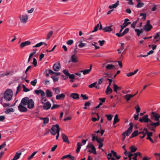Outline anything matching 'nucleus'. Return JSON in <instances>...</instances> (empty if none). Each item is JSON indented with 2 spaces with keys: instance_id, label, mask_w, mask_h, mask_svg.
<instances>
[{
  "instance_id": "obj_1",
  "label": "nucleus",
  "mask_w": 160,
  "mask_h": 160,
  "mask_svg": "<svg viewBox=\"0 0 160 160\" xmlns=\"http://www.w3.org/2000/svg\"><path fill=\"white\" fill-rule=\"evenodd\" d=\"M21 103L23 105H27L28 108L30 109L33 108L34 106V101L32 99H29L27 97L22 99Z\"/></svg>"
},
{
  "instance_id": "obj_2",
  "label": "nucleus",
  "mask_w": 160,
  "mask_h": 160,
  "mask_svg": "<svg viewBox=\"0 0 160 160\" xmlns=\"http://www.w3.org/2000/svg\"><path fill=\"white\" fill-rule=\"evenodd\" d=\"M13 95L12 90L10 89H8L4 92L3 98L6 101H9L12 99Z\"/></svg>"
},
{
  "instance_id": "obj_3",
  "label": "nucleus",
  "mask_w": 160,
  "mask_h": 160,
  "mask_svg": "<svg viewBox=\"0 0 160 160\" xmlns=\"http://www.w3.org/2000/svg\"><path fill=\"white\" fill-rule=\"evenodd\" d=\"M87 148H91V150H88V152L91 153L96 154L97 152L95 147L91 143L88 144L87 146Z\"/></svg>"
},
{
  "instance_id": "obj_4",
  "label": "nucleus",
  "mask_w": 160,
  "mask_h": 160,
  "mask_svg": "<svg viewBox=\"0 0 160 160\" xmlns=\"http://www.w3.org/2000/svg\"><path fill=\"white\" fill-rule=\"evenodd\" d=\"M139 121L141 122H143L145 123H147L148 122H151V120L148 118V115H145L142 118H140Z\"/></svg>"
},
{
  "instance_id": "obj_5",
  "label": "nucleus",
  "mask_w": 160,
  "mask_h": 160,
  "mask_svg": "<svg viewBox=\"0 0 160 160\" xmlns=\"http://www.w3.org/2000/svg\"><path fill=\"white\" fill-rule=\"evenodd\" d=\"M151 118L152 119L154 120L155 121L158 122L159 121L158 114L156 113L155 112H152Z\"/></svg>"
},
{
  "instance_id": "obj_6",
  "label": "nucleus",
  "mask_w": 160,
  "mask_h": 160,
  "mask_svg": "<svg viewBox=\"0 0 160 160\" xmlns=\"http://www.w3.org/2000/svg\"><path fill=\"white\" fill-rule=\"evenodd\" d=\"M24 106L22 104H21V102H20V104L18 107V109L20 112H25L27 111L28 109Z\"/></svg>"
},
{
  "instance_id": "obj_7",
  "label": "nucleus",
  "mask_w": 160,
  "mask_h": 160,
  "mask_svg": "<svg viewBox=\"0 0 160 160\" xmlns=\"http://www.w3.org/2000/svg\"><path fill=\"white\" fill-rule=\"evenodd\" d=\"M129 125L130 126L128 128V129L125 132V134H126V135L127 136H128L131 133L132 131V128L133 127V124L132 122L130 123Z\"/></svg>"
},
{
  "instance_id": "obj_8",
  "label": "nucleus",
  "mask_w": 160,
  "mask_h": 160,
  "mask_svg": "<svg viewBox=\"0 0 160 160\" xmlns=\"http://www.w3.org/2000/svg\"><path fill=\"white\" fill-rule=\"evenodd\" d=\"M60 63L59 62L55 63L53 67V70L55 71H58L60 70Z\"/></svg>"
},
{
  "instance_id": "obj_9",
  "label": "nucleus",
  "mask_w": 160,
  "mask_h": 160,
  "mask_svg": "<svg viewBox=\"0 0 160 160\" xmlns=\"http://www.w3.org/2000/svg\"><path fill=\"white\" fill-rule=\"evenodd\" d=\"M113 27L112 25L103 28V30L104 32H111L113 29Z\"/></svg>"
},
{
  "instance_id": "obj_10",
  "label": "nucleus",
  "mask_w": 160,
  "mask_h": 160,
  "mask_svg": "<svg viewBox=\"0 0 160 160\" xmlns=\"http://www.w3.org/2000/svg\"><path fill=\"white\" fill-rule=\"evenodd\" d=\"M51 104L49 102H47L43 104V108L44 110L49 109L51 107Z\"/></svg>"
},
{
  "instance_id": "obj_11",
  "label": "nucleus",
  "mask_w": 160,
  "mask_h": 160,
  "mask_svg": "<svg viewBox=\"0 0 160 160\" xmlns=\"http://www.w3.org/2000/svg\"><path fill=\"white\" fill-rule=\"evenodd\" d=\"M34 92L37 95H38L40 94L42 97H44L45 96V93L41 89L35 90Z\"/></svg>"
},
{
  "instance_id": "obj_12",
  "label": "nucleus",
  "mask_w": 160,
  "mask_h": 160,
  "mask_svg": "<svg viewBox=\"0 0 160 160\" xmlns=\"http://www.w3.org/2000/svg\"><path fill=\"white\" fill-rule=\"evenodd\" d=\"M20 18L22 22L25 23L28 19V16L27 15H22L20 17Z\"/></svg>"
},
{
  "instance_id": "obj_13",
  "label": "nucleus",
  "mask_w": 160,
  "mask_h": 160,
  "mask_svg": "<svg viewBox=\"0 0 160 160\" xmlns=\"http://www.w3.org/2000/svg\"><path fill=\"white\" fill-rule=\"evenodd\" d=\"M62 137L64 142L68 144L70 143V142L69 141L68 137L65 134L62 133Z\"/></svg>"
},
{
  "instance_id": "obj_14",
  "label": "nucleus",
  "mask_w": 160,
  "mask_h": 160,
  "mask_svg": "<svg viewBox=\"0 0 160 160\" xmlns=\"http://www.w3.org/2000/svg\"><path fill=\"white\" fill-rule=\"evenodd\" d=\"M31 43V42L29 41H26L24 42H22L20 45V47L21 48H23L25 46L29 45Z\"/></svg>"
},
{
  "instance_id": "obj_15",
  "label": "nucleus",
  "mask_w": 160,
  "mask_h": 160,
  "mask_svg": "<svg viewBox=\"0 0 160 160\" xmlns=\"http://www.w3.org/2000/svg\"><path fill=\"white\" fill-rule=\"evenodd\" d=\"M151 123L148 124L147 125L153 127V128H156L157 126H158L160 125L159 122L157 121V122H153L151 121Z\"/></svg>"
},
{
  "instance_id": "obj_16",
  "label": "nucleus",
  "mask_w": 160,
  "mask_h": 160,
  "mask_svg": "<svg viewBox=\"0 0 160 160\" xmlns=\"http://www.w3.org/2000/svg\"><path fill=\"white\" fill-rule=\"evenodd\" d=\"M56 125H53L51 128L50 130V132L51 134L53 135H55L56 134Z\"/></svg>"
},
{
  "instance_id": "obj_17",
  "label": "nucleus",
  "mask_w": 160,
  "mask_h": 160,
  "mask_svg": "<svg viewBox=\"0 0 160 160\" xmlns=\"http://www.w3.org/2000/svg\"><path fill=\"white\" fill-rule=\"evenodd\" d=\"M106 68L107 70H114L115 69L116 67L112 64H108L106 66Z\"/></svg>"
},
{
  "instance_id": "obj_18",
  "label": "nucleus",
  "mask_w": 160,
  "mask_h": 160,
  "mask_svg": "<svg viewBox=\"0 0 160 160\" xmlns=\"http://www.w3.org/2000/svg\"><path fill=\"white\" fill-rule=\"evenodd\" d=\"M65 97V95L63 93L58 94L56 96V99L57 100L64 99Z\"/></svg>"
},
{
  "instance_id": "obj_19",
  "label": "nucleus",
  "mask_w": 160,
  "mask_h": 160,
  "mask_svg": "<svg viewBox=\"0 0 160 160\" xmlns=\"http://www.w3.org/2000/svg\"><path fill=\"white\" fill-rule=\"evenodd\" d=\"M70 97L73 99H76L79 98V95L77 93H73L70 95Z\"/></svg>"
},
{
  "instance_id": "obj_20",
  "label": "nucleus",
  "mask_w": 160,
  "mask_h": 160,
  "mask_svg": "<svg viewBox=\"0 0 160 160\" xmlns=\"http://www.w3.org/2000/svg\"><path fill=\"white\" fill-rule=\"evenodd\" d=\"M135 96V95H132L130 94H127L124 96V98L127 101L130 100L131 98Z\"/></svg>"
},
{
  "instance_id": "obj_21",
  "label": "nucleus",
  "mask_w": 160,
  "mask_h": 160,
  "mask_svg": "<svg viewBox=\"0 0 160 160\" xmlns=\"http://www.w3.org/2000/svg\"><path fill=\"white\" fill-rule=\"evenodd\" d=\"M131 22H128L126 24L123 23L122 25H121V29L120 30L119 32L121 33L123 29L127 27L129 24H131Z\"/></svg>"
},
{
  "instance_id": "obj_22",
  "label": "nucleus",
  "mask_w": 160,
  "mask_h": 160,
  "mask_svg": "<svg viewBox=\"0 0 160 160\" xmlns=\"http://www.w3.org/2000/svg\"><path fill=\"white\" fill-rule=\"evenodd\" d=\"M46 94L47 97L48 98L51 97L52 95V92L49 89H47L46 90Z\"/></svg>"
},
{
  "instance_id": "obj_23",
  "label": "nucleus",
  "mask_w": 160,
  "mask_h": 160,
  "mask_svg": "<svg viewBox=\"0 0 160 160\" xmlns=\"http://www.w3.org/2000/svg\"><path fill=\"white\" fill-rule=\"evenodd\" d=\"M119 5V2L118 0L114 4H113L112 5L109 6L108 8L110 9H111L112 8H115L117 7Z\"/></svg>"
},
{
  "instance_id": "obj_24",
  "label": "nucleus",
  "mask_w": 160,
  "mask_h": 160,
  "mask_svg": "<svg viewBox=\"0 0 160 160\" xmlns=\"http://www.w3.org/2000/svg\"><path fill=\"white\" fill-rule=\"evenodd\" d=\"M152 28V25H148L146 26V25H144L143 27V29L146 32H148L150 31Z\"/></svg>"
},
{
  "instance_id": "obj_25",
  "label": "nucleus",
  "mask_w": 160,
  "mask_h": 160,
  "mask_svg": "<svg viewBox=\"0 0 160 160\" xmlns=\"http://www.w3.org/2000/svg\"><path fill=\"white\" fill-rule=\"evenodd\" d=\"M21 154V152L20 153L16 152L13 158L11 160H17L20 158Z\"/></svg>"
},
{
  "instance_id": "obj_26",
  "label": "nucleus",
  "mask_w": 160,
  "mask_h": 160,
  "mask_svg": "<svg viewBox=\"0 0 160 160\" xmlns=\"http://www.w3.org/2000/svg\"><path fill=\"white\" fill-rule=\"evenodd\" d=\"M112 92V89L109 86L107 87L106 90L105 92V93L107 94H108L111 93Z\"/></svg>"
},
{
  "instance_id": "obj_27",
  "label": "nucleus",
  "mask_w": 160,
  "mask_h": 160,
  "mask_svg": "<svg viewBox=\"0 0 160 160\" xmlns=\"http://www.w3.org/2000/svg\"><path fill=\"white\" fill-rule=\"evenodd\" d=\"M144 131L146 132V134H147V137H150L152 136L153 133L152 132H148L147 128H144L143 129Z\"/></svg>"
},
{
  "instance_id": "obj_28",
  "label": "nucleus",
  "mask_w": 160,
  "mask_h": 160,
  "mask_svg": "<svg viewBox=\"0 0 160 160\" xmlns=\"http://www.w3.org/2000/svg\"><path fill=\"white\" fill-rule=\"evenodd\" d=\"M71 60L73 62H78L77 57L75 56V54L72 55V56Z\"/></svg>"
},
{
  "instance_id": "obj_29",
  "label": "nucleus",
  "mask_w": 160,
  "mask_h": 160,
  "mask_svg": "<svg viewBox=\"0 0 160 160\" xmlns=\"http://www.w3.org/2000/svg\"><path fill=\"white\" fill-rule=\"evenodd\" d=\"M119 119L118 118V114H116L114 116L113 124L114 125L117 122H119Z\"/></svg>"
},
{
  "instance_id": "obj_30",
  "label": "nucleus",
  "mask_w": 160,
  "mask_h": 160,
  "mask_svg": "<svg viewBox=\"0 0 160 160\" xmlns=\"http://www.w3.org/2000/svg\"><path fill=\"white\" fill-rule=\"evenodd\" d=\"M77 148L76 150V152L77 153H78L80 151L81 147L82 146V144L80 142H78L77 143Z\"/></svg>"
},
{
  "instance_id": "obj_31",
  "label": "nucleus",
  "mask_w": 160,
  "mask_h": 160,
  "mask_svg": "<svg viewBox=\"0 0 160 160\" xmlns=\"http://www.w3.org/2000/svg\"><path fill=\"white\" fill-rule=\"evenodd\" d=\"M14 111V110L12 108L7 109L5 112L7 114H9L10 113V112H13Z\"/></svg>"
},
{
  "instance_id": "obj_32",
  "label": "nucleus",
  "mask_w": 160,
  "mask_h": 160,
  "mask_svg": "<svg viewBox=\"0 0 160 160\" xmlns=\"http://www.w3.org/2000/svg\"><path fill=\"white\" fill-rule=\"evenodd\" d=\"M135 31L137 32V36L138 37L140 36L141 33L143 32V30L142 29L139 30L138 29H135Z\"/></svg>"
},
{
  "instance_id": "obj_33",
  "label": "nucleus",
  "mask_w": 160,
  "mask_h": 160,
  "mask_svg": "<svg viewBox=\"0 0 160 160\" xmlns=\"http://www.w3.org/2000/svg\"><path fill=\"white\" fill-rule=\"evenodd\" d=\"M138 134V131L136 130L133 132L132 133L131 136H130V138H131L133 137L136 136Z\"/></svg>"
},
{
  "instance_id": "obj_34",
  "label": "nucleus",
  "mask_w": 160,
  "mask_h": 160,
  "mask_svg": "<svg viewBox=\"0 0 160 160\" xmlns=\"http://www.w3.org/2000/svg\"><path fill=\"white\" fill-rule=\"evenodd\" d=\"M52 89L55 91V93L56 94H58L60 92V89L59 87L53 88Z\"/></svg>"
},
{
  "instance_id": "obj_35",
  "label": "nucleus",
  "mask_w": 160,
  "mask_h": 160,
  "mask_svg": "<svg viewBox=\"0 0 160 160\" xmlns=\"http://www.w3.org/2000/svg\"><path fill=\"white\" fill-rule=\"evenodd\" d=\"M38 151H35L33 153H32V154L28 157V160H31L32 158L33 157L35 156V155L37 153Z\"/></svg>"
},
{
  "instance_id": "obj_36",
  "label": "nucleus",
  "mask_w": 160,
  "mask_h": 160,
  "mask_svg": "<svg viewBox=\"0 0 160 160\" xmlns=\"http://www.w3.org/2000/svg\"><path fill=\"white\" fill-rule=\"evenodd\" d=\"M144 4L143 3L141 2H139L136 5V7L137 8H141L144 7Z\"/></svg>"
},
{
  "instance_id": "obj_37",
  "label": "nucleus",
  "mask_w": 160,
  "mask_h": 160,
  "mask_svg": "<svg viewBox=\"0 0 160 160\" xmlns=\"http://www.w3.org/2000/svg\"><path fill=\"white\" fill-rule=\"evenodd\" d=\"M41 119L43 120V123L44 124H47L49 122V118H41Z\"/></svg>"
},
{
  "instance_id": "obj_38",
  "label": "nucleus",
  "mask_w": 160,
  "mask_h": 160,
  "mask_svg": "<svg viewBox=\"0 0 160 160\" xmlns=\"http://www.w3.org/2000/svg\"><path fill=\"white\" fill-rule=\"evenodd\" d=\"M90 71L88 69H85L84 70L81 71V72H82L84 75H85L89 73L90 72Z\"/></svg>"
},
{
  "instance_id": "obj_39",
  "label": "nucleus",
  "mask_w": 160,
  "mask_h": 160,
  "mask_svg": "<svg viewBox=\"0 0 160 160\" xmlns=\"http://www.w3.org/2000/svg\"><path fill=\"white\" fill-rule=\"evenodd\" d=\"M138 69H137L135 71L133 72H131L129 73H128V74H127V76H128V77H130L131 76H132V75H134V74H136L138 72Z\"/></svg>"
},
{
  "instance_id": "obj_40",
  "label": "nucleus",
  "mask_w": 160,
  "mask_h": 160,
  "mask_svg": "<svg viewBox=\"0 0 160 160\" xmlns=\"http://www.w3.org/2000/svg\"><path fill=\"white\" fill-rule=\"evenodd\" d=\"M56 133H57V134L59 135L60 128L59 127V126L58 124H56Z\"/></svg>"
},
{
  "instance_id": "obj_41",
  "label": "nucleus",
  "mask_w": 160,
  "mask_h": 160,
  "mask_svg": "<svg viewBox=\"0 0 160 160\" xmlns=\"http://www.w3.org/2000/svg\"><path fill=\"white\" fill-rule=\"evenodd\" d=\"M44 42H41L36 44L35 46H33V48L39 47L44 44Z\"/></svg>"
},
{
  "instance_id": "obj_42",
  "label": "nucleus",
  "mask_w": 160,
  "mask_h": 160,
  "mask_svg": "<svg viewBox=\"0 0 160 160\" xmlns=\"http://www.w3.org/2000/svg\"><path fill=\"white\" fill-rule=\"evenodd\" d=\"M113 90L116 93H118V86L117 85L115 84H114L113 85Z\"/></svg>"
},
{
  "instance_id": "obj_43",
  "label": "nucleus",
  "mask_w": 160,
  "mask_h": 160,
  "mask_svg": "<svg viewBox=\"0 0 160 160\" xmlns=\"http://www.w3.org/2000/svg\"><path fill=\"white\" fill-rule=\"evenodd\" d=\"M47 102V99L44 97H42L41 99V102L44 104L46 102Z\"/></svg>"
},
{
  "instance_id": "obj_44",
  "label": "nucleus",
  "mask_w": 160,
  "mask_h": 160,
  "mask_svg": "<svg viewBox=\"0 0 160 160\" xmlns=\"http://www.w3.org/2000/svg\"><path fill=\"white\" fill-rule=\"evenodd\" d=\"M135 108L137 112V113H138L140 111L141 108L139 105H137L135 107Z\"/></svg>"
},
{
  "instance_id": "obj_45",
  "label": "nucleus",
  "mask_w": 160,
  "mask_h": 160,
  "mask_svg": "<svg viewBox=\"0 0 160 160\" xmlns=\"http://www.w3.org/2000/svg\"><path fill=\"white\" fill-rule=\"evenodd\" d=\"M138 19L134 22L131 24V27L133 28H135V25L137 24L138 21Z\"/></svg>"
},
{
  "instance_id": "obj_46",
  "label": "nucleus",
  "mask_w": 160,
  "mask_h": 160,
  "mask_svg": "<svg viewBox=\"0 0 160 160\" xmlns=\"http://www.w3.org/2000/svg\"><path fill=\"white\" fill-rule=\"evenodd\" d=\"M52 33L53 32L52 31H51L48 33L47 35V37L46 38V39L47 40H48L50 38L51 36L52 35Z\"/></svg>"
},
{
  "instance_id": "obj_47",
  "label": "nucleus",
  "mask_w": 160,
  "mask_h": 160,
  "mask_svg": "<svg viewBox=\"0 0 160 160\" xmlns=\"http://www.w3.org/2000/svg\"><path fill=\"white\" fill-rule=\"evenodd\" d=\"M106 117L107 118V119L108 121H111L112 119V116L111 114H106Z\"/></svg>"
},
{
  "instance_id": "obj_48",
  "label": "nucleus",
  "mask_w": 160,
  "mask_h": 160,
  "mask_svg": "<svg viewBox=\"0 0 160 160\" xmlns=\"http://www.w3.org/2000/svg\"><path fill=\"white\" fill-rule=\"evenodd\" d=\"M129 31V28H126L125 29L123 32L122 33V35L124 36V35L128 33Z\"/></svg>"
},
{
  "instance_id": "obj_49",
  "label": "nucleus",
  "mask_w": 160,
  "mask_h": 160,
  "mask_svg": "<svg viewBox=\"0 0 160 160\" xmlns=\"http://www.w3.org/2000/svg\"><path fill=\"white\" fill-rule=\"evenodd\" d=\"M131 151L132 152H135L137 150V148L134 147L133 146H132L130 148Z\"/></svg>"
},
{
  "instance_id": "obj_50",
  "label": "nucleus",
  "mask_w": 160,
  "mask_h": 160,
  "mask_svg": "<svg viewBox=\"0 0 160 160\" xmlns=\"http://www.w3.org/2000/svg\"><path fill=\"white\" fill-rule=\"evenodd\" d=\"M97 141L98 143H102V142H104V139L103 138H97Z\"/></svg>"
},
{
  "instance_id": "obj_51",
  "label": "nucleus",
  "mask_w": 160,
  "mask_h": 160,
  "mask_svg": "<svg viewBox=\"0 0 160 160\" xmlns=\"http://www.w3.org/2000/svg\"><path fill=\"white\" fill-rule=\"evenodd\" d=\"M97 84V82H95L94 83H92L91 84L89 85V86H88V87L89 88H93V87H95H95L96 86V85Z\"/></svg>"
},
{
  "instance_id": "obj_52",
  "label": "nucleus",
  "mask_w": 160,
  "mask_h": 160,
  "mask_svg": "<svg viewBox=\"0 0 160 160\" xmlns=\"http://www.w3.org/2000/svg\"><path fill=\"white\" fill-rule=\"evenodd\" d=\"M99 24L98 23V24L94 27V30H93L92 31V32H94L97 31L99 27Z\"/></svg>"
},
{
  "instance_id": "obj_53",
  "label": "nucleus",
  "mask_w": 160,
  "mask_h": 160,
  "mask_svg": "<svg viewBox=\"0 0 160 160\" xmlns=\"http://www.w3.org/2000/svg\"><path fill=\"white\" fill-rule=\"evenodd\" d=\"M70 156H71V155L68 154L63 156L61 158V159L63 160L65 158H69Z\"/></svg>"
},
{
  "instance_id": "obj_54",
  "label": "nucleus",
  "mask_w": 160,
  "mask_h": 160,
  "mask_svg": "<svg viewBox=\"0 0 160 160\" xmlns=\"http://www.w3.org/2000/svg\"><path fill=\"white\" fill-rule=\"evenodd\" d=\"M37 80L36 79H35L34 80L31 81V84L33 86H35L37 83Z\"/></svg>"
},
{
  "instance_id": "obj_55",
  "label": "nucleus",
  "mask_w": 160,
  "mask_h": 160,
  "mask_svg": "<svg viewBox=\"0 0 160 160\" xmlns=\"http://www.w3.org/2000/svg\"><path fill=\"white\" fill-rule=\"evenodd\" d=\"M81 97L82 98L83 100H87L88 99V97L86 95L81 94Z\"/></svg>"
},
{
  "instance_id": "obj_56",
  "label": "nucleus",
  "mask_w": 160,
  "mask_h": 160,
  "mask_svg": "<svg viewBox=\"0 0 160 160\" xmlns=\"http://www.w3.org/2000/svg\"><path fill=\"white\" fill-rule=\"evenodd\" d=\"M142 16L143 17L141 19H143L144 20L146 19V13H141L140 14V16Z\"/></svg>"
},
{
  "instance_id": "obj_57",
  "label": "nucleus",
  "mask_w": 160,
  "mask_h": 160,
  "mask_svg": "<svg viewBox=\"0 0 160 160\" xmlns=\"http://www.w3.org/2000/svg\"><path fill=\"white\" fill-rule=\"evenodd\" d=\"M63 73L67 76L69 74L68 71V69H65L63 71Z\"/></svg>"
},
{
  "instance_id": "obj_58",
  "label": "nucleus",
  "mask_w": 160,
  "mask_h": 160,
  "mask_svg": "<svg viewBox=\"0 0 160 160\" xmlns=\"http://www.w3.org/2000/svg\"><path fill=\"white\" fill-rule=\"evenodd\" d=\"M73 43V40L72 39L69 40H68L67 41V44L68 45H71Z\"/></svg>"
},
{
  "instance_id": "obj_59",
  "label": "nucleus",
  "mask_w": 160,
  "mask_h": 160,
  "mask_svg": "<svg viewBox=\"0 0 160 160\" xmlns=\"http://www.w3.org/2000/svg\"><path fill=\"white\" fill-rule=\"evenodd\" d=\"M85 43H82V42H81L80 43L78 44V46L79 48H82L85 46Z\"/></svg>"
},
{
  "instance_id": "obj_60",
  "label": "nucleus",
  "mask_w": 160,
  "mask_h": 160,
  "mask_svg": "<svg viewBox=\"0 0 160 160\" xmlns=\"http://www.w3.org/2000/svg\"><path fill=\"white\" fill-rule=\"evenodd\" d=\"M37 61L35 58H33V61L32 62V64L33 65L34 67H36L37 65Z\"/></svg>"
},
{
  "instance_id": "obj_61",
  "label": "nucleus",
  "mask_w": 160,
  "mask_h": 160,
  "mask_svg": "<svg viewBox=\"0 0 160 160\" xmlns=\"http://www.w3.org/2000/svg\"><path fill=\"white\" fill-rule=\"evenodd\" d=\"M51 78L53 79V81L54 82H56L57 81H58V78L57 77H55V76H52L51 77Z\"/></svg>"
},
{
  "instance_id": "obj_62",
  "label": "nucleus",
  "mask_w": 160,
  "mask_h": 160,
  "mask_svg": "<svg viewBox=\"0 0 160 160\" xmlns=\"http://www.w3.org/2000/svg\"><path fill=\"white\" fill-rule=\"evenodd\" d=\"M68 77L70 79H73L74 78L75 75L73 74H69Z\"/></svg>"
},
{
  "instance_id": "obj_63",
  "label": "nucleus",
  "mask_w": 160,
  "mask_h": 160,
  "mask_svg": "<svg viewBox=\"0 0 160 160\" xmlns=\"http://www.w3.org/2000/svg\"><path fill=\"white\" fill-rule=\"evenodd\" d=\"M59 107V105L57 104H53L51 107V109L52 110L55 108H58Z\"/></svg>"
},
{
  "instance_id": "obj_64",
  "label": "nucleus",
  "mask_w": 160,
  "mask_h": 160,
  "mask_svg": "<svg viewBox=\"0 0 160 160\" xmlns=\"http://www.w3.org/2000/svg\"><path fill=\"white\" fill-rule=\"evenodd\" d=\"M154 155L156 157L157 159H159V160H160V153H155Z\"/></svg>"
}]
</instances>
